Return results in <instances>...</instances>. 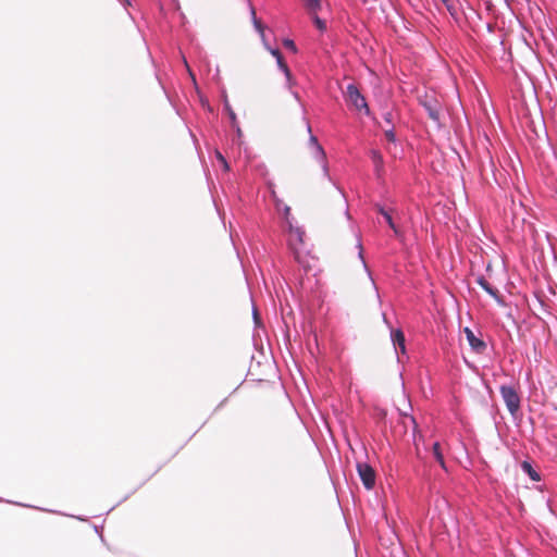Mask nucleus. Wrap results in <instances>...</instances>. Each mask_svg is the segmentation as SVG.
Returning <instances> with one entry per match:
<instances>
[{"instance_id":"1","label":"nucleus","mask_w":557,"mask_h":557,"mask_svg":"<svg viewBox=\"0 0 557 557\" xmlns=\"http://www.w3.org/2000/svg\"><path fill=\"white\" fill-rule=\"evenodd\" d=\"M250 15H251V20H252V24L255 26V29L259 33L265 49L275 58L278 69L284 73V75L286 76L287 81H289L290 79V71H289L287 64L284 62L282 53L280 52L278 49L272 48L268 44V41L265 39V35H264V26L257 18L256 10H255V8L251 4H250Z\"/></svg>"},{"instance_id":"2","label":"nucleus","mask_w":557,"mask_h":557,"mask_svg":"<svg viewBox=\"0 0 557 557\" xmlns=\"http://www.w3.org/2000/svg\"><path fill=\"white\" fill-rule=\"evenodd\" d=\"M500 394L510 413L515 414L520 409V397L517 391L512 386L503 385Z\"/></svg>"},{"instance_id":"3","label":"nucleus","mask_w":557,"mask_h":557,"mask_svg":"<svg viewBox=\"0 0 557 557\" xmlns=\"http://www.w3.org/2000/svg\"><path fill=\"white\" fill-rule=\"evenodd\" d=\"M357 471L364 487L367 490L373 488L375 485V472L373 468L366 462H359L357 465Z\"/></svg>"},{"instance_id":"4","label":"nucleus","mask_w":557,"mask_h":557,"mask_svg":"<svg viewBox=\"0 0 557 557\" xmlns=\"http://www.w3.org/2000/svg\"><path fill=\"white\" fill-rule=\"evenodd\" d=\"M465 334H466L469 345L475 352L481 354L485 350V348H486L485 343L482 339H480L479 337H476L472 330H470L469 327H466Z\"/></svg>"},{"instance_id":"5","label":"nucleus","mask_w":557,"mask_h":557,"mask_svg":"<svg viewBox=\"0 0 557 557\" xmlns=\"http://www.w3.org/2000/svg\"><path fill=\"white\" fill-rule=\"evenodd\" d=\"M476 283L495 300H497L499 304L503 302L499 292L496 288H494L483 276L479 277L476 280Z\"/></svg>"},{"instance_id":"6","label":"nucleus","mask_w":557,"mask_h":557,"mask_svg":"<svg viewBox=\"0 0 557 557\" xmlns=\"http://www.w3.org/2000/svg\"><path fill=\"white\" fill-rule=\"evenodd\" d=\"M307 131L310 134L309 144L312 147L314 153L320 160L325 159V152L322 148V146L318 143V139L315 136L311 134V126L307 123Z\"/></svg>"},{"instance_id":"7","label":"nucleus","mask_w":557,"mask_h":557,"mask_svg":"<svg viewBox=\"0 0 557 557\" xmlns=\"http://www.w3.org/2000/svg\"><path fill=\"white\" fill-rule=\"evenodd\" d=\"M346 97L347 100L350 101L352 104H358L359 101H361L362 104H366L363 97L360 95L358 88L355 85L350 84L347 86Z\"/></svg>"},{"instance_id":"8","label":"nucleus","mask_w":557,"mask_h":557,"mask_svg":"<svg viewBox=\"0 0 557 557\" xmlns=\"http://www.w3.org/2000/svg\"><path fill=\"white\" fill-rule=\"evenodd\" d=\"M376 209H377V212L384 216L386 223L394 231L395 235L400 236L401 233H400L399 228L395 225L391 212L385 210L381 206H376Z\"/></svg>"},{"instance_id":"9","label":"nucleus","mask_w":557,"mask_h":557,"mask_svg":"<svg viewBox=\"0 0 557 557\" xmlns=\"http://www.w3.org/2000/svg\"><path fill=\"white\" fill-rule=\"evenodd\" d=\"M305 232L299 227H289V242L294 246L304 243Z\"/></svg>"},{"instance_id":"10","label":"nucleus","mask_w":557,"mask_h":557,"mask_svg":"<svg viewBox=\"0 0 557 557\" xmlns=\"http://www.w3.org/2000/svg\"><path fill=\"white\" fill-rule=\"evenodd\" d=\"M392 341L395 347H399L401 352L406 351L405 335L401 330H395L392 332Z\"/></svg>"},{"instance_id":"11","label":"nucleus","mask_w":557,"mask_h":557,"mask_svg":"<svg viewBox=\"0 0 557 557\" xmlns=\"http://www.w3.org/2000/svg\"><path fill=\"white\" fill-rule=\"evenodd\" d=\"M432 454H433L435 460L438 462V465L443 469H446L445 460H444V456H443V451H442V447H441V444L438 442H435L433 444V446H432Z\"/></svg>"},{"instance_id":"12","label":"nucleus","mask_w":557,"mask_h":557,"mask_svg":"<svg viewBox=\"0 0 557 557\" xmlns=\"http://www.w3.org/2000/svg\"><path fill=\"white\" fill-rule=\"evenodd\" d=\"M305 3L306 9L309 11V13L315 14L321 9V1L320 0H302Z\"/></svg>"},{"instance_id":"13","label":"nucleus","mask_w":557,"mask_h":557,"mask_svg":"<svg viewBox=\"0 0 557 557\" xmlns=\"http://www.w3.org/2000/svg\"><path fill=\"white\" fill-rule=\"evenodd\" d=\"M371 159L375 165V170L377 173L383 169V157L377 150L371 151Z\"/></svg>"},{"instance_id":"14","label":"nucleus","mask_w":557,"mask_h":557,"mask_svg":"<svg viewBox=\"0 0 557 557\" xmlns=\"http://www.w3.org/2000/svg\"><path fill=\"white\" fill-rule=\"evenodd\" d=\"M521 467H522V470L525 473H528L533 481L541 480L540 474L532 468L531 463H529L528 461H523Z\"/></svg>"},{"instance_id":"15","label":"nucleus","mask_w":557,"mask_h":557,"mask_svg":"<svg viewBox=\"0 0 557 557\" xmlns=\"http://www.w3.org/2000/svg\"><path fill=\"white\" fill-rule=\"evenodd\" d=\"M225 112H226L228 119L231 120L232 126L236 128L237 134L240 136L242 135V131H240V128L237 125L236 114L234 113V111L232 110L231 107H226L225 108Z\"/></svg>"},{"instance_id":"16","label":"nucleus","mask_w":557,"mask_h":557,"mask_svg":"<svg viewBox=\"0 0 557 557\" xmlns=\"http://www.w3.org/2000/svg\"><path fill=\"white\" fill-rule=\"evenodd\" d=\"M312 20H313V23L315 25V27L320 30V32H324L326 29V24L323 20H321L317 13L315 14H312Z\"/></svg>"},{"instance_id":"17","label":"nucleus","mask_w":557,"mask_h":557,"mask_svg":"<svg viewBox=\"0 0 557 557\" xmlns=\"http://www.w3.org/2000/svg\"><path fill=\"white\" fill-rule=\"evenodd\" d=\"M426 111H428V114L429 116L438 122L440 120V111H438V107H425Z\"/></svg>"},{"instance_id":"18","label":"nucleus","mask_w":557,"mask_h":557,"mask_svg":"<svg viewBox=\"0 0 557 557\" xmlns=\"http://www.w3.org/2000/svg\"><path fill=\"white\" fill-rule=\"evenodd\" d=\"M215 156H216V159L221 162L224 171H228L230 170V165L227 163V161L225 160V158L223 157V154L220 152V151H215Z\"/></svg>"},{"instance_id":"19","label":"nucleus","mask_w":557,"mask_h":557,"mask_svg":"<svg viewBox=\"0 0 557 557\" xmlns=\"http://www.w3.org/2000/svg\"><path fill=\"white\" fill-rule=\"evenodd\" d=\"M283 45H284L287 49H289L292 52H294V53H296V52H297L296 45H295V42H294L292 39H284Z\"/></svg>"},{"instance_id":"20","label":"nucleus","mask_w":557,"mask_h":557,"mask_svg":"<svg viewBox=\"0 0 557 557\" xmlns=\"http://www.w3.org/2000/svg\"><path fill=\"white\" fill-rule=\"evenodd\" d=\"M385 137L388 141L394 143L395 141V133L393 129H386L385 131Z\"/></svg>"},{"instance_id":"21","label":"nucleus","mask_w":557,"mask_h":557,"mask_svg":"<svg viewBox=\"0 0 557 557\" xmlns=\"http://www.w3.org/2000/svg\"><path fill=\"white\" fill-rule=\"evenodd\" d=\"M442 1L445 3V5H446L447 10L450 12V14L454 15V7L450 3V1L449 0H442Z\"/></svg>"},{"instance_id":"22","label":"nucleus","mask_w":557,"mask_h":557,"mask_svg":"<svg viewBox=\"0 0 557 557\" xmlns=\"http://www.w3.org/2000/svg\"><path fill=\"white\" fill-rule=\"evenodd\" d=\"M384 117H385L386 122L391 123V122H392V120H393V117H394V115H393V113H392V112H386V113L384 114Z\"/></svg>"},{"instance_id":"23","label":"nucleus","mask_w":557,"mask_h":557,"mask_svg":"<svg viewBox=\"0 0 557 557\" xmlns=\"http://www.w3.org/2000/svg\"><path fill=\"white\" fill-rule=\"evenodd\" d=\"M184 63H185V66L189 73V76L191 77V79L195 82V75L193 74V72L190 71L189 66H188V63L187 61L184 59Z\"/></svg>"},{"instance_id":"24","label":"nucleus","mask_w":557,"mask_h":557,"mask_svg":"<svg viewBox=\"0 0 557 557\" xmlns=\"http://www.w3.org/2000/svg\"><path fill=\"white\" fill-rule=\"evenodd\" d=\"M289 213H290V208H289V207H287V206H285V208H284V214H285V216L287 218Z\"/></svg>"},{"instance_id":"25","label":"nucleus","mask_w":557,"mask_h":557,"mask_svg":"<svg viewBox=\"0 0 557 557\" xmlns=\"http://www.w3.org/2000/svg\"><path fill=\"white\" fill-rule=\"evenodd\" d=\"M360 108H361V109H364V113H366L367 115H369V114H370V107H369V106L360 107Z\"/></svg>"},{"instance_id":"26","label":"nucleus","mask_w":557,"mask_h":557,"mask_svg":"<svg viewBox=\"0 0 557 557\" xmlns=\"http://www.w3.org/2000/svg\"><path fill=\"white\" fill-rule=\"evenodd\" d=\"M214 78H215L216 81H219V79H220V69H219V67H216V73H215Z\"/></svg>"}]
</instances>
